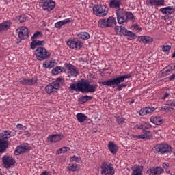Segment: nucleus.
<instances>
[{
	"label": "nucleus",
	"instance_id": "1",
	"mask_svg": "<svg viewBox=\"0 0 175 175\" xmlns=\"http://www.w3.org/2000/svg\"><path fill=\"white\" fill-rule=\"evenodd\" d=\"M70 91L75 92H83V94H94L98 90L97 84H90V81L85 80L75 83H71L69 88Z\"/></svg>",
	"mask_w": 175,
	"mask_h": 175
},
{
	"label": "nucleus",
	"instance_id": "2",
	"mask_svg": "<svg viewBox=\"0 0 175 175\" xmlns=\"http://www.w3.org/2000/svg\"><path fill=\"white\" fill-rule=\"evenodd\" d=\"M118 24H128V21L136 23L135 15L131 12H126L124 9H118L116 11Z\"/></svg>",
	"mask_w": 175,
	"mask_h": 175
},
{
	"label": "nucleus",
	"instance_id": "3",
	"mask_svg": "<svg viewBox=\"0 0 175 175\" xmlns=\"http://www.w3.org/2000/svg\"><path fill=\"white\" fill-rule=\"evenodd\" d=\"M117 78H111L108 80L98 82L99 84H102L103 85H105V87H112V88H116L118 91H122V88H125L127 87L128 84L126 83H121L122 82H117Z\"/></svg>",
	"mask_w": 175,
	"mask_h": 175
},
{
	"label": "nucleus",
	"instance_id": "4",
	"mask_svg": "<svg viewBox=\"0 0 175 175\" xmlns=\"http://www.w3.org/2000/svg\"><path fill=\"white\" fill-rule=\"evenodd\" d=\"M135 129H141L142 130V133L141 135H133V137L134 139H146V140H150L151 139V131L148 130H144V123L141 124H137L135 126Z\"/></svg>",
	"mask_w": 175,
	"mask_h": 175
},
{
	"label": "nucleus",
	"instance_id": "5",
	"mask_svg": "<svg viewBox=\"0 0 175 175\" xmlns=\"http://www.w3.org/2000/svg\"><path fill=\"white\" fill-rule=\"evenodd\" d=\"M34 55H36L38 61H44V59L50 58L51 53L47 51L45 48L40 46L35 50Z\"/></svg>",
	"mask_w": 175,
	"mask_h": 175
},
{
	"label": "nucleus",
	"instance_id": "6",
	"mask_svg": "<svg viewBox=\"0 0 175 175\" xmlns=\"http://www.w3.org/2000/svg\"><path fill=\"white\" fill-rule=\"evenodd\" d=\"M102 175H114L116 174V170L111 163L109 161H104L100 166Z\"/></svg>",
	"mask_w": 175,
	"mask_h": 175
},
{
	"label": "nucleus",
	"instance_id": "7",
	"mask_svg": "<svg viewBox=\"0 0 175 175\" xmlns=\"http://www.w3.org/2000/svg\"><path fill=\"white\" fill-rule=\"evenodd\" d=\"M93 13L98 17H105L107 16L109 10L106 5L97 4L93 6Z\"/></svg>",
	"mask_w": 175,
	"mask_h": 175
},
{
	"label": "nucleus",
	"instance_id": "8",
	"mask_svg": "<svg viewBox=\"0 0 175 175\" xmlns=\"http://www.w3.org/2000/svg\"><path fill=\"white\" fill-rule=\"evenodd\" d=\"M16 33H18V37L19 40H17L16 42L18 44L21 40H25L29 38V31L25 26H21L16 29Z\"/></svg>",
	"mask_w": 175,
	"mask_h": 175
},
{
	"label": "nucleus",
	"instance_id": "9",
	"mask_svg": "<svg viewBox=\"0 0 175 175\" xmlns=\"http://www.w3.org/2000/svg\"><path fill=\"white\" fill-rule=\"evenodd\" d=\"M117 25V21L116 18L109 16L108 18L100 19L98 21V27L100 28H110Z\"/></svg>",
	"mask_w": 175,
	"mask_h": 175
},
{
	"label": "nucleus",
	"instance_id": "10",
	"mask_svg": "<svg viewBox=\"0 0 175 175\" xmlns=\"http://www.w3.org/2000/svg\"><path fill=\"white\" fill-rule=\"evenodd\" d=\"M64 67L67 69V76L69 78L77 77L79 76V68L76 66L69 63H65Z\"/></svg>",
	"mask_w": 175,
	"mask_h": 175
},
{
	"label": "nucleus",
	"instance_id": "11",
	"mask_svg": "<svg viewBox=\"0 0 175 175\" xmlns=\"http://www.w3.org/2000/svg\"><path fill=\"white\" fill-rule=\"evenodd\" d=\"M153 150L158 154H169L172 151V147L166 144H160L156 145Z\"/></svg>",
	"mask_w": 175,
	"mask_h": 175
},
{
	"label": "nucleus",
	"instance_id": "12",
	"mask_svg": "<svg viewBox=\"0 0 175 175\" xmlns=\"http://www.w3.org/2000/svg\"><path fill=\"white\" fill-rule=\"evenodd\" d=\"M40 3L44 12H51L55 8V1L53 0H41Z\"/></svg>",
	"mask_w": 175,
	"mask_h": 175
},
{
	"label": "nucleus",
	"instance_id": "13",
	"mask_svg": "<svg viewBox=\"0 0 175 175\" xmlns=\"http://www.w3.org/2000/svg\"><path fill=\"white\" fill-rule=\"evenodd\" d=\"M67 46L72 50H80L83 47V43L78 39H70L67 41Z\"/></svg>",
	"mask_w": 175,
	"mask_h": 175
},
{
	"label": "nucleus",
	"instance_id": "14",
	"mask_svg": "<svg viewBox=\"0 0 175 175\" xmlns=\"http://www.w3.org/2000/svg\"><path fill=\"white\" fill-rule=\"evenodd\" d=\"M2 162L4 165V167L8 169V167H10L12 165H14V159L10 156L5 155L2 157Z\"/></svg>",
	"mask_w": 175,
	"mask_h": 175
},
{
	"label": "nucleus",
	"instance_id": "15",
	"mask_svg": "<svg viewBox=\"0 0 175 175\" xmlns=\"http://www.w3.org/2000/svg\"><path fill=\"white\" fill-rule=\"evenodd\" d=\"M165 170L162 167H151L146 171V174L148 175H160L164 173Z\"/></svg>",
	"mask_w": 175,
	"mask_h": 175
},
{
	"label": "nucleus",
	"instance_id": "16",
	"mask_svg": "<svg viewBox=\"0 0 175 175\" xmlns=\"http://www.w3.org/2000/svg\"><path fill=\"white\" fill-rule=\"evenodd\" d=\"M59 88H58V84L52 82L48 84L45 87V91L46 94H53V92H57Z\"/></svg>",
	"mask_w": 175,
	"mask_h": 175
},
{
	"label": "nucleus",
	"instance_id": "17",
	"mask_svg": "<svg viewBox=\"0 0 175 175\" xmlns=\"http://www.w3.org/2000/svg\"><path fill=\"white\" fill-rule=\"evenodd\" d=\"M29 151V147L25 144H21L16 147L14 154L15 155H20L24 152H28Z\"/></svg>",
	"mask_w": 175,
	"mask_h": 175
},
{
	"label": "nucleus",
	"instance_id": "18",
	"mask_svg": "<svg viewBox=\"0 0 175 175\" xmlns=\"http://www.w3.org/2000/svg\"><path fill=\"white\" fill-rule=\"evenodd\" d=\"M38 83L37 78H31L30 79H27V78H22V79L19 81V84H22V85H33V84H36Z\"/></svg>",
	"mask_w": 175,
	"mask_h": 175
},
{
	"label": "nucleus",
	"instance_id": "19",
	"mask_svg": "<svg viewBox=\"0 0 175 175\" xmlns=\"http://www.w3.org/2000/svg\"><path fill=\"white\" fill-rule=\"evenodd\" d=\"M121 5H122V0H109V7L111 9H116V10H118V9H121Z\"/></svg>",
	"mask_w": 175,
	"mask_h": 175
},
{
	"label": "nucleus",
	"instance_id": "20",
	"mask_svg": "<svg viewBox=\"0 0 175 175\" xmlns=\"http://www.w3.org/2000/svg\"><path fill=\"white\" fill-rule=\"evenodd\" d=\"M146 3L148 6H163L165 0H146Z\"/></svg>",
	"mask_w": 175,
	"mask_h": 175
},
{
	"label": "nucleus",
	"instance_id": "21",
	"mask_svg": "<svg viewBox=\"0 0 175 175\" xmlns=\"http://www.w3.org/2000/svg\"><path fill=\"white\" fill-rule=\"evenodd\" d=\"M12 27V21L7 20L0 23V32L8 31Z\"/></svg>",
	"mask_w": 175,
	"mask_h": 175
},
{
	"label": "nucleus",
	"instance_id": "22",
	"mask_svg": "<svg viewBox=\"0 0 175 175\" xmlns=\"http://www.w3.org/2000/svg\"><path fill=\"white\" fill-rule=\"evenodd\" d=\"M108 149L113 155H116L117 151H118V146L114 144L112 141H109L108 143Z\"/></svg>",
	"mask_w": 175,
	"mask_h": 175
},
{
	"label": "nucleus",
	"instance_id": "23",
	"mask_svg": "<svg viewBox=\"0 0 175 175\" xmlns=\"http://www.w3.org/2000/svg\"><path fill=\"white\" fill-rule=\"evenodd\" d=\"M150 120V122L154 125H162L165 122L162 118L159 116H151Z\"/></svg>",
	"mask_w": 175,
	"mask_h": 175
},
{
	"label": "nucleus",
	"instance_id": "24",
	"mask_svg": "<svg viewBox=\"0 0 175 175\" xmlns=\"http://www.w3.org/2000/svg\"><path fill=\"white\" fill-rule=\"evenodd\" d=\"M46 44L45 40H36L34 41H32L30 44V47L31 50H35L38 47V46H44Z\"/></svg>",
	"mask_w": 175,
	"mask_h": 175
},
{
	"label": "nucleus",
	"instance_id": "25",
	"mask_svg": "<svg viewBox=\"0 0 175 175\" xmlns=\"http://www.w3.org/2000/svg\"><path fill=\"white\" fill-rule=\"evenodd\" d=\"M174 11L175 9L173 6H167L160 9V12H161L163 14H173V13H174Z\"/></svg>",
	"mask_w": 175,
	"mask_h": 175
},
{
	"label": "nucleus",
	"instance_id": "26",
	"mask_svg": "<svg viewBox=\"0 0 175 175\" xmlns=\"http://www.w3.org/2000/svg\"><path fill=\"white\" fill-rule=\"evenodd\" d=\"M138 40L139 42H142V43H144L145 44H147L148 43H151L153 39L148 36H141L138 37Z\"/></svg>",
	"mask_w": 175,
	"mask_h": 175
},
{
	"label": "nucleus",
	"instance_id": "27",
	"mask_svg": "<svg viewBox=\"0 0 175 175\" xmlns=\"http://www.w3.org/2000/svg\"><path fill=\"white\" fill-rule=\"evenodd\" d=\"M115 31L118 35H126L128 30L125 29L124 26H116L115 27Z\"/></svg>",
	"mask_w": 175,
	"mask_h": 175
},
{
	"label": "nucleus",
	"instance_id": "28",
	"mask_svg": "<svg viewBox=\"0 0 175 175\" xmlns=\"http://www.w3.org/2000/svg\"><path fill=\"white\" fill-rule=\"evenodd\" d=\"M62 72H66L65 68L62 66H56L52 69V75L53 76H57V75H59V73H62Z\"/></svg>",
	"mask_w": 175,
	"mask_h": 175
},
{
	"label": "nucleus",
	"instance_id": "29",
	"mask_svg": "<svg viewBox=\"0 0 175 175\" xmlns=\"http://www.w3.org/2000/svg\"><path fill=\"white\" fill-rule=\"evenodd\" d=\"M47 139L51 143H57V142H59V140H61V135H49Z\"/></svg>",
	"mask_w": 175,
	"mask_h": 175
},
{
	"label": "nucleus",
	"instance_id": "30",
	"mask_svg": "<svg viewBox=\"0 0 175 175\" xmlns=\"http://www.w3.org/2000/svg\"><path fill=\"white\" fill-rule=\"evenodd\" d=\"M132 77L131 74H126L124 75H120L116 77L117 83H124L125 81V79H131Z\"/></svg>",
	"mask_w": 175,
	"mask_h": 175
},
{
	"label": "nucleus",
	"instance_id": "31",
	"mask_svg": "<svg viewBox=\"0 0 175 175\" xmlns=\"http://www.w3.org/2000/svg\"><path fill=\"white\" fill-rule=\"evenodd\" d=\"M76 118L78 122L82 124L83 122H85V120H87V116H85L84 113H79L76 115Z\"/></svg>",
	"mask_w": 175,
	"mask_h": 175
},
{
	"label": "nucleus",
	"instance_id": "32",
	"mask_svg": "<svg viewBox=\"0 0 175 175\" xmlns=\"http://www.w3.org/2000/svg\"><path fill=\"white\" fill-rule=\"evenodd\" d=\"M8 148V142L0 139V152H3Z\"/></svg>",
	"mask_w": 175,
	"mask_h": 175
},
{
	"label": "nucleus",
	"instance_id": "33",
	"mask_svg": "<svg viewBox=\"0 0 175 175\" xmlns=\"http://www.w3.org/2000/svg\"><path fill=\"white\" fill-rule=\"evenodd\" d=\"M131 175H143V167L137 166L133 170Z\"/></svg>",
	"mask_w": 175,
	"mask_h": 175
},
{
	"label": "nucleus",
	"instance_id": "34",
	"mask_svg": "<svg viewBox=\"0 0 175 175\" xmlns=\"http://www.w3.org/2000/svg\"><path fill=\"white\" fill-rule=\"evenodd\" d=\"M43 36V33L41 31H36L33 33V35L31 38V42H33L35 40H38V39H40Z\"/></svg>",
	"mask_w": 175,
	"mask_h": 175
},
{
	"label": "nucleus",
	"instance_id": "35",
	"mask_svg": "<svg viewBox=\"0 0 175 175\" xmlns=\"http://www.w3.org/2000/svg\"><path fill=\"white\" fill-rule=\"evenodd\" d=\"M78 38H79V39H83V40H88L91 36L88 32H81L78 34Z\"/></svg>",
	"mask_w": 175,
	"mask_h": 175
},
{
	"label": "nucleus",
	"instance_id": "36",
	"mask_svg": "<svg viewBox=\"0 0 175 175\" xmlns=\"http://www.w3.org/2000/svg\"><path fill=\"white\" fill-rule=\"evenodd\" d=\"M16 21L18 24L25 23L27 21V16L25 15H18L16 17Z\"/></svg>",
	"mask_w": 175,
	"mask_h": 175
},
{
	"label": "nucleus",
	"instance_id": "37",
	"mask_svg": "<svg viewBox=\"0 0 175 175\" xmlns=\"http://www.w3.org/2000/svg\"><path fill=\"white\" fill-rule=\"evenodd\" d=\"M67 168L70 173L72 172H77L79 170V166H77V164H69Z\"/></svg>",
	"mask_w": 175,
	"mask_h": 175
},
{
	"label": "nucleus",
	"instance_id": "38",
	"mask_svg": "<svg viewBox=\"0 0 175 175\" xmlns=\"http://www.w3.org/2000/svg\"><path fill=\"white\" fill-rule=\"evenodd\" d=\"M12 131H3L1 133L3 139H10Z\"/></svg>",
	"mask_w": 175,
	"mask_h": 175
},
{
	"label": "nucleus",
	"instance_id": "39",
	"mask_svg": "<svg viewBox=\"0 0 175 175\" xmlns=\"http://www.w3.org/2000/svg\"><path fill=\"white\" fill-rule=\"evenodd\" d=\"M92 99V96H83L79 98L80 103H85L86 102H88V100H91Z\"/></svg>",
	"mask_w": 175,
	"mask_h": 175
},
{
	"label": "nucleus",
	"instance_id": "40",
	"mask_svg": "<svg viewBox=\"0 0 175 175\" xmlns=\"http://www.w3.org/2000/svg\"><path fill=\"white\" fill-rule=\"evenodd\" d=\"M125 36H128V38H130V40H132L133 39H136V38H137V36H136V33L129 30H127V32L126 33Z\"/></svg>",
	"mask_w": 175,
	"mask_h": 175
},
{
	"label": "nucleus",
	"instance_id": "41",
	"mask_svg": "<svg viewBox=\"0 0 175 175\" xmlns=\"http://www.w3.org/2000/svg\"><path fill=\"white\" fill-rule=\"evenodd\" d=\"M69 150H70V148L69 147H63L57 150L56 154L57 155H60V154H64V152H66V151H69Z\"/></svg>",
	"mask_w": 175,
	"mask_h": 175
},
{
	"label": "nucleus",
	"instance_id": "42",
	"mask_svg": "<svg viewBox=\"0 0 175 175\" xmlns=\"http://www.w3.org/2000/svg\"><path fill=\"white\" fill-rule=\"evenodd\" d=\"M116 121L118 124V125H121V124H124L126 121V119L123 117L115 116Z\"/></svg>",
	"mask_w": 175,
	"mask_h": 175
},
{
	"label": "nucleus",
	"instance_id": "43",
	"mask_svg": "<svg viewBox=\"0 0 175 175\" xmlns=\"http://www.w3.org/2000/svg\"><path fill=\"white\" fill-rule=\"evenodd\" d=\"M53 83L57 84L58 88H59V87L61 86V84H64V83H65V80L63 78L59 77V78H57L56 80Z\"/></svg>",
	"mask_w": 175,
	"mask_h": 175
},
{
	"label": "nucleus",
	"instance_id": "44",
	"mask_svg": "<svg viewBox=\"0 0 175 175\" xmlns=\"http://www.w3.org/2000/svg\"><path fill=\"white\" fill-rule=\"evenodd\" d=\"M172 66H167L165 68L163 69V75L164 76H169L170 73H172Z\"/></svg>",
	"mask_w": 175,
	"mask_h": 175
},
{
	"label": "nucleus",
	"instance_id": "45",
	"mask_svg": "<svg viewBox=\"0 0 175 175\" xmlns=\"http://www.w3.org/2000/svg\"><path fill=\"white\" fill-rule=\"evenodd\" d=\"M79 161H81V158L80 157L74 155L70 158V162H75L76 163H79Z\"/></svg>",
	"mask_w": 175,
	"mask_h": 175
},
{
	"label": "nucleus",
	"instance_id": "46",
	"mask_svg": "<svg viewBox=\"0 0 175 175\" xmlns=\"http://www.w3.org/2000/svg\"><path fill=\"white\" fill-rule=\"evenodd\" d=\"M146 114H152L155 111V107H145Z\"/></svg>",
	"mask_w": 175,
	"mask_h": 175
},
{
	"label": "nucleus",
	"instance_id": "47",
	"mask_svg": "<svg viewBox=\"0 0 175 175\" xmlns=\"http://www.w3.org/2000/svg\"><path fill=\"white\" fill-rule=\"evenodd\" d=\"M165 105L171 106V107H175V98L167 100Z\"/></svg>",
	"mask_w": 175,
	"mask_h": 175
},
{
	"label": "nucleus",
	"instance_id": "48",
	"mask_svg": "<svg viewBox=\"0 0 175 175\" xmlns=\"http://www.w3.org/2000/svg\"><path fill=\"white\" fill-rule=\"evenodd\" d=\"M131 29H133V31H137L138 32H140V31H142V27H139V25L135 23L132 25Z\"/></svg>",
	"mask_w": 175,
	"mask_h": 175
},
{
	"label": "nucleus",
	"instance_id": "49",
	"mask_svg": "<svg viewBox=\"0 0 175 175\" xmlns=\"http://www.w3.org/2000/svg\"><path fill=\"white\" fill-rule=\"evenodd\" d=\"M64 25H65L63 21H58L55 24V28H59V29H60V28Z\"/></svg>",
	"mask_w": 175,
	"mask_h": 175
},
{
	"label": "nucleus",
	"instance_id": "50",
	"mask_svg": "<svg viewBox=\"0 0 175 175\" xmlns=\"http://www.w3.org/2000/svg\"><path fill=\"white\" fill-rule=\"evenodd\" d=\"M169 96H170V92H165L164 94H163L161 99L163 100H165V99H167V98H169Z\"/></svg>",
	"mask_w": 175,
	"mask_h": 175
},
{
	"label": "nucleus",
	"instance_id": "51",
	"mask_svg": "<svg viewBox=\"0 0 175 175\" xmlns=\"http://www.w3.org/2000/svg\"><path fill=\"white\" fill-rule=\"evenodd\" d=\"M16 129H18L19 131H25V129H27V126L21 124H18L16 125Z\"/></svg>",
	"mask_w": 175,
	"mask_h": 175
},
{
	"label": "nucleus",
	"instance_id": "52",
	"mask_svg": "<svg viewBox=\"0 0 175 175\" xmlns=\"http://www.w3.org/2000/svg\"><path fill=\"white\" fill-rule=\"evenodd\" d=\"M152 126L151 125V124L148 123V122H145L144 123V131H147V129H150V128H151Z\"/></svg>",
	"mask_w": 175,
	"mask_h": 175
},
{
	"label": "nucleus",
	"instance_id": "53",
	"mask_svg": "<svg viewBox=\"0 0 175 175\" xmlns=\"http://www.w3.org/2000/svg\"><path fill=\"white\" fill-rule=\"evenodd\" d=\"M62 21H63V23L65 25V24H70V23L73 22V18H66V19L62 20Z\"/></svg>",
	"mask_w": 175,
	"mask_h": 175
},
{
	"label": "nucleus",
	"instance_id": "54",
	"mask_svg": "<svg viewBox=\"0 0 175 175\" xmlns=\"http://www.w3.org/2000/svg\"><path fill=\"white\" fill-rule=\"evenodd\" d=\"M138 113L139 114V116H146V115H147L146 111V107L141 109L139 111Z\"/></svg>",
	"mask_w": 175,
	"mask_h": 175
},
{
	"label": "nucleus",
	"instance_id": "55",
	"mask_svg": "<svg viewBox=\"0 0 175 175\" xmlns=\"http://www.w3.org/2000/svg\"><path fill=\"white\" fill-rule=\"evenodd\" d=\"M161 110H163L166 113H169L170 110H172V107H168L167 105H165L164 107H161Z\"/></svg>",
	"mask_w": 175,
	"mask_h": 175
},
{
	"label": "nucleus",
	"instance_id": "56",
	"mask_svg": "<svg viewBox=\"0 0 175 175\" xmlns=\"http://www.w3.org/2000/svg\"><path fill=\"white\" fill-rule=\"evenodd\" d=\"M170 49H172V46L170 45H166L163 46L162 50L164 53H166L167 51H170Z\"/></svg>",
	"mask_w": 175,
	"mask_h": 175
},
{
	"label": "nucleus",
	"instance_id": "57",
	"mask_svg": "<svg viewBox=\"0 0 175 175\" xmlns=\"http://www.w3.org/2000/svg\"><path fill=\"white\" fill-rule=\"evenodd\" d=\"M162 166H163V169L167 170V167H169V166H170V164H169V163H163Z\"/></svg>",
	"mask_w": 175,
	"mask_h": 175
},
{
	"label": "nucleus",
	"instance_id": "58",
	"mask_svg": "<svg viewBox=\"0 0 175 175\" xmlns=\"http://www.w3.org/2000/svg\"><path fill=\"white\" fill-rule=\"evenodd\" d=\"M43 68H50V66L49 65V62H45L43 63Z\"/></svg>",
	"mask_w": 175,
	"mask_h": 175
},
{
	"label": "nucleus",
	"instance_id": "59",
	"mask_svg": "<svg viewBox=\"0 0 175 175\" xmlns=\"http://www.w3.org/2000/svg\"><path fill=\"white\" fill-rule=\"evenodd\" d=\"M85 121H87L88 124H91V122H92V121L88 118V116H87V119L85 120Z\"/></svg>",
	"mask_w": 175,
	"mask_h": 175
},
{
	"label": "nucleus",
	"instance_id": "60",
	"mask_svg": "<svg viewBox=\"0 0 175 175\" xmlns=\"http://www.w3.org/2000/svg\"><path fill=\"white\" fill-rule=\"evenodd\" d=\"M48 65L50 66L49 68H53V66H54V65H53V62H48Z\"/></svg>",
	"mask_w": 175,
	"mask_h": 175
},
{
	"label": "nucleus",
	"instance_id": "61",
	"mask_svg": "<svg viewBox=\"0 0 175 175\" xmlns=\"http://www.w3.org/2000/svg\"><path fill=\"white\" fill-rule=\"evenodd\" d=\"M25 133H26V136H27V137H29V136H31V134L28 131H25Z\"/></svg>",
	"mask_w": 175,
	"mask_h": 175
},
{
	"label": "nucleus",
	"instance_id": "62",
	"mask_svg": "<svg viewBox=\"0 0 175 175\" xmlns=\"http://www.w3.org/2000/svg\"><path fill=\"white\" fill-rule=\"evenodd\" d=\"M133 103H135V100H132L130 102V105H132V104H133Z\"/></svg>",
	"mask_w": 175,
	"mask_h": 175
},
{
	"label": "nucleus",
	"instance_id": "63",
	"mask_svg": "<svg viewBox=\"0 0 175 175\" xmlns=\"http://www.w3.org/2000/svg\"><path fill=\"white\" fill-rule=\"evenodd\" d=\"M0 175H3V174H2V171H1V169H0Z\"/></svg>",
	"mask_w": 175,
	"mask_h": 175
},
{
	"label": "nucleus",
	"instance_id": "64",
	"mask_svg": "<svg viewBox=\"0 0 175 175\" xmlns=\"http://www.w3.org/2000/svg\"><path fill=\"white\" fill-rule=\"evenodd\" d=\"M171 175H175V174H171Z\"/></svg>",
	"mask_w": 175,
	"mask_h": 175
}]
</instances>
